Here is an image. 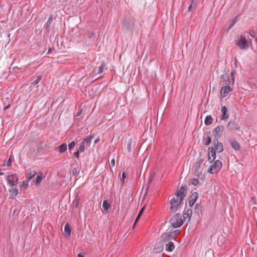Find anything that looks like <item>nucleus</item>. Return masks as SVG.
Wrapping results in <instances>:
<instances>
[{"instance_id":"nucleus-1","label":"nucleus","mask_w":257,"mask_h":257,"mask_svg":"<svg viewBox=\"0 0 257 257\" xmlns=\"http://www.w3.org/2000/svg\"><path fill=\"white\" fill-rule=\"evenodd\" d=\"M187 188L186 185L182 186L175 193V196L169 201V210L171 212H177L182 206L183 201L186 195Z\"/></svg>"},{"instance_id":"nucleus-2","label":"nucleus","mask_w":257,"mask_h":257,"mask_svg":"<svg viewBox=\"0 0 257 257\" xmlns=\"http://www.w3.org/2000/svg\"><path fill=\"white\" fill-rule=\"evenodd\" d=\"M170 223L174 228H178L183 224L181 214L177 213L174 215L170 220Z\"/></svg>"},{"instance_id":"nucleus-3","label":"nucleus","mask_w":257,"mask_h":257,"mask_svg":"<svg viewBox=\"0 0 257 257\" xmlns=\"http://www.w3.org/2000/svg\"><path fill=\"white\" fill-rule=\"evenodd\" d=\"M235 44L240 48H244L246 45L247 41L245 38L241 35L235 40Z\"/></svg>"},{"instance_id":"nucleus-4","label":"nucleus","mask_w":257,"mask_h":257,"mask_svg":"<svg viewBox=\"0 0 257 257\" xmlns=\"http://www.w3.org/2000/svg\"><path fill=\"white\" fill-rule=\"evenodd\" d=\"M7 180L11 186H15L18 183V179L16 174L8 175Z\"/></svg>"},{"instance_id":"nucleus-5","label":"nucleus","mask_w":257,"mask_h":257,"mask_svg":"<svg viewBox=\"0 0 257 257\" xmlns=\"http://www.w3.org/2000/svg\"><path fill=\"white\" fill-rule=\"evenodd\" d=\"M232 91V88L229 86H222L220 90V97L222 98L226 97L228 93Z\"/></svg>"},{"instance_id":"nucleus-6","label":"nucleus","mask_w":257,"mask_h":257,"mask_svg":"<svg viewBox=\"0 0 257 257\" xmlns=\"http://www.w3.org/2000/svg\"><path fill=\"white\" fill-rule=\"evenodd\" d=\"M216 158V152L213 147H209L208 149V161L210 163L214 161Z\"/></svg>"},{"instance_id":"nucleus-7","label":"nucleus","mask_w":257,"mask_h":257,"mask_svg":"<svg viewBox=\"0 0 257 257\" xmlns=\"http://www.w3.org/2000/svg\"><path fill=\"white\" fill-rule=\"evenodd\" d=\"M224 130V127L223 125H219L215 127L212 132L214 137H220V135L223 133Z\"/></svg>"},{"instance_id":"nucleus-8","label":"nucleus","mask_w":257,"mask_h":257,"mask_svg":"<svg viewBox=\"0 0 257 257\" xmlns=\"http://www.w3.org/2000/svg\"><path fill=\"white\" fill-rule=\"evenodd\" d=\"M220 78L223 82V85L224 86H230V85H232V80L229 78V76L226 74L222 75L220 77Z\"/></svg>"},{"instance_id":"nucleus-9","label":"nucleus","mask_w":257,"mask_h":257,"mask_svg":"<svg viewBox=\"0 0 257 257\" xmlns=\"http://www.w3.org/2000/svg\"><path fill=\"white\" fill-rule=\"evenodd\" d=\"M227 127L229 131H237L240 127L235 121H230L227 125Z\"/></svg>"},{"instance_id":"nucleus-10","label":"nucleus","mask_w":257,"mask_h":257,"mask_svg":"<svg viewBox=\"0 0 257 257\" xmlns=\"http://www.w3.org/2000/svg\"><path fill=\"white\" fill-rule=\"evenodd\" d=\"M198 193L196 192H194L191 195V197L188 201V204H189V205L190 207H191L194 205V204H195L196 201L197 200V199H198Z\"/></svg>"},{"instance_id":"nucleus-11","label":"nucleus","mask_w":257,"mask_h":257,"mask_svg":"<svg viewBox=\"0 0 257 257\" xmlns=\"http://www.w3.org/2000/svg\"><path fill=\"white\" fill-rule=\"evenodd\" d=\"M105 67V63L104 61H101L100 64V66L98 67H95L94 69V72L96 73L97 75L101 74L104 68Z\"/></svg>"},{"instance_id":"nucleus-12","label":"nucleus","mask_w":257,"mask_h":257,"mask_svg":"<svg viewBox=\"0 0 257 257\" xmlns=\"http://www.w3.org/2000/svg\"><path fill=\"white\" fill-rule=\"evenodd\" d=\"M211 166L214 170V171L217 173L222 168V164L221 161L216 160L214 162L213 165H211Z\"/></svg>"},{"instance_id":"nucleus-13","label":"nucleus","mask_w":257,"mask_h":257,"mask_svg":"<svg viewBox=\"0 0 257 257\" xmlns=\"http://www.w3.org/2000/svg\"><path fill=\"white\" fill-rule=\"evenodd\" d=\"M71 229L68 223H66L64 226V235L66 238H68L70 237Z\"/></svg>"},{"instance_id":"nucleus-14","label":"nucleus","mask_w":257,"mask_h":257,"mask_svg":"<svg viewBox=\"0 0 257 257\" xmlns=\"http://www.w3.org/2000/svg\"><path fill=\"white\" fill-rule=\"evenodd\" d=\"M192 214V211L191 209H188L186 210V212L184 214L183 218L184 221L187 220L189 221L190 220L191 215Z\"/></svg>"},{"instance_id":"nucleus-15","label":"nucleus","mask_w":257,"mask_h":257,"mask_svg":"<svg viewBox=\"0 0 257 257\" xmlns=\"http://www.w3.org/2000/svg\"><path fill=\"white\" fill-rule=\"evenodd\" d=\"M221 110L222 113L221 119L222 120H224L228 118L229 115L227 113V108L225 106H223L221 107Z\"/></svg>"},{"instance_id":"nucleus-16","label":"nucleus","mask_w":257,"mask_h":257,"mask_svg":"<svg viewBox=\"0 0 257 257\" xmlns=\"http://www.w3.org/2000/svg\"><path fill=\"white\" fill-rule=\"evenodd\" d=\"M55 150L58 151L60 154H62L66 151L67 150V145L66 144L64 143L62 145H60L57 147L55 149Z\"/></svg>"},{"instance_id":"nucleus-17","label":"nucleus","mask_w":257,"mask_h":257,"mask_svg":"<svg viewBox=\"0 0 257 257\" xmlns=\"http://www.w3.org/2000/svg\"><path fill=\"white\" fill-rule=\"evenodd\" d=\"M230 144L231 147L235 151H237L239 149L240 145L237 141L234 140H231L230 141Z\"/></svg>"},{"instance_id":"nucleus-18","label":"nucleus","mask_w":257,"mask_h":257,"mask_svg":"<svg viewBox=\"0 0 257 257\" xmlns=\"http://www.w3.org/2000/svg\"><path fill=\"white\" fill-rule=\"evenodd\" d=\"M9 190V192L11 193V196L12 197L16 196L19 193L18 189L15 186H11V188H10Z\"/></svg>"},{"instance_id":"nucleus-19","label":"nucleus","mask_w":257,"mask_h":257,"mask_svg":"<svg viewBox=\"0 0 257 257\" xmlns=\"http://www.w3.org/2000/svg\"><path fill=\"white\" fill-rule=\"evenodd\" d=\"M203 141L204 142V145L206 146H208L211 143V139L210 136V133H208V134H207L206 137H203Z\"/></svg>"},{"instance_id":"nucleus-20","label":"nucleus","mask_w":257,"mask_h":257,"mask_svg":"<svg viewBox=\"0 0 257 257\" xmlns=\"http://www.w3.org/2000/svg\"><path fill=\"white\" fill-rule=\"evenodd\" d=\"M55 49H48V51L46 53V56L51 58H54L55 57H57L55 55Z\"/></svg>"},{"instance_id":"nucleus-21","label":"nucleus","mask_w":257,"mask_h":257,"mask_svg":"<svg viewBox=\"0 0 257 257\" xmlns=\"http://www.w3.org/2000/svg\"><path fill=\"white\" fill-rule=\"evenodd\" d=\"M175 248V245L172 241H169L166 244V250L168 251H172Z\"/></svg>"},{"instance_id":"nucleus-22","label":"nucleus","mask_w":257,"mask_h":257,"mask_svg":"<svg viewBox=\"0 0 257 257\" xmlns=\"http://www.w3.org/2000/svg\"><path fill=\"white\" fill-rule=\"evenodd\" d=\"M214 149L215 151V152H217L218 153H221L223 151V148L221 143L217 144L216 145L214 146Z\"/></svg>"},{"instance_id":"nucleus-23","label":"nucleus","mask_w":257,"mask_h":257,"mask_svg":"<svg viewBox=\"0 0 257 257\" xmlns=\"http://www.w3.org/2000/svg\"><path fill=\"white\" fill-rule=\"evenodd\" d=\"M213 122V118L211 115H207L205 117L204 120V124L206 125H209Z\"/></svg>"},{"instance_id":"nucleus-24","label":"nucleus","mask_w":257,"mask_h":257,"mask_svg":"<svg viewBox=\"0 0 257 257\" xmlns=\"http://www.w3.org/2000/svg\"><path fill=\"white\" fill-rule=\"evenodd\" d=\"M204 159L203 158H199L197 161L193 165V168H196V169H199L201 164L204 161Z\"/></svg>"},{"instance_id":"nucleus-25","label":"nucleus","mask_w":257,"mask_h":257,"mask_svg":"<svg viewBox=\"0 0 257 257\" xmlns=\"http://www.w3.org/2000/svg\"><path fill=\"white\" fill-rule=\"evenodd\" d=\"M93 137H94V135L89 136V137H87L86 138H85V139H84L82 143L84 145H85V144H86V145H90V144L91 142V140L93 139Z\"/></svg>"},{"instance_id":"nucleus-26","label":"nucleus","mask_w":257,"mask_h":257,"mask_svg":"<svg viewBox=\"0 0 257 257\" xmlns=\"http://www.w3.org/2000/svg\"><path fill=\"white\" fill-rule=\"evenodd\" d=\"M153 179H154V176L152 175V176H150L149 180L147 182V183L146 184V193H147L148 190L149 189L150 185L152 183V182Z\"/></svg>"},{"instance_id":"nucleus-27","label":"nucleus","mask_w":257,"mask_h":257,"mask_svg":"<svg viewBox=\"0 0 257 257\" xmlns=\"http://www.w3.org/2000/svg\"><path fill=\"white\" fill-rule=\"evenodd\" d=\"M110 206V204L108 203L107 200H104L102 203V207L103 209V211L106 212Z\"/></svg>"},{"instance_id":"nucleus-28","label":"nucleus","mask_w":257,"mask_h":257,"mask_svg":"<svg viewBox=\"0 0 257 257\" xmlns=\"http://www.w3.org/2000/svg\"><path fill=\"white\" fill-rule=\"evenodd\" d=\"M28 174L29 176L27 177V179L30 181L32 178L36 175V172L35 171H32L30 169L28 171Z\"/></svg>"},{"instance_id":"nucleus-29","label":"nucleus","mask_w":257,"mask_h":257,"mask_svg":"<svg viewBox=\"0 0 257 257\" xmlns=\"http://www.w3.org/2000/svg\"><path fill=\"white\" fill-rule=\"evenodd\" d=\"M43 179L42 174L40 173V175H37L36 179L34 180L36 185H39L42 181Z\"/></svg>"},{"instance_id":"nucleus-30","label":"nucleus","mask_w":257,"mask_h":257,"mask_svg":"<svg viewBox=\"0 0 257 257\" xmlns=\"http://www.w3.org/2000/svg\"><path fill=\"white\" fill-rule=\"evenodd\" d=\"M42 79V76L41 75H39L38 76H37V78L36 80H35L33 82H32L31 83V87H32L34 86H35L36 85L38 84L39 82L41 81V80Z\"/></svg>"},{"instance_id":"nucleus-31","label":"nucleus","mask_w":257,"mask_h":257,"mask_svg":"<svg viewBox=\"0 0 257 257\" xmlns=\"http://www.w3.org/2000/svg\"><path fill=\"white\" fill-rule=\"evenodd\" d=\"M76 142L75 141L71 142L70 144H68V150L69 151H71L72 149H73L76 146Z\"/></svg>"},{"instance_id":"nucleus-32","label":"nucleus","mask_w":257,"mask_h":257,"mask_svg":"<svg viewBox=\"0 0 257 257\" xmlns=\"http://www.w3.org/2000/svg\"><path fill=\"white\" fill-rule=\"evenodd\" d=\"M193 170L195 175L196 176L199 177L200 176L202 175L201 172L199 171V169H196V168H193Z\"/></svg>"},{"instance_id":"nucleus-33","label":"nucleus","mask_w":257,"mask_h":257,"mask_svg":"<svg viewBox=\"0 0 257 257\" xmlns=\"http://www.w3.org/2000/svg\"><path fill=\"white\" fill-rule=\"evenodd\" d=\"M12 160L11 156H10L8 160L5 162L4 165L9 167L12 165Z\"/></svg>"},{"instance_id":"nucleus-34","label":"nucleus","mask_w":257,"mask_h":257,"mask_svg":"<svg viewBox=\"0 0 257 257\" xmlns=\"http://www.w3.org/2000/svg\"><path fill=\"white\" fill-rule=\"evenodd\" d=\"M132 140L131 139H130L127 142V150L129 152H130L132 150Z\"/></svg>"},{"instance_id":"nucleus-35","label":"nucleus","mask_w":257,"mask_h":257,"mask_svg":"<svg viewBox=\"0 0 257 257\" xmlns=\"http://www.w3.org/2000/svg\"><path fill=\"white\" fill-rule=\"evenodd\" d=\"M190 183L194 186H196L199 183V181L197 179L193 178L190 180Z\"/></svg>"},{"instance_id":"nucleus-36","label":"nucleus","mask_w":257,"mask_h":257,"mask_svg":"<svg viewBox=\"0 0 257 257\" xmlns=\"http://www.w3.org/2000/svg\"><path fill=\"white\" fill-rule=\"evenodd\" d=\"M29 181H28V179L23 181V182H22V185H21V187H23L24 188H27L28 186V185H29Z\"/></svg>"},{"instance_id":"nucleus-37","label":"nucleus","mask_w":257,"mask_h":257,"mask_svg":"<svg viewBox=\"0 0 257 257\" xmlns=\"http://www.w3.org/2000/svg\"><path fill=\"white\" fill-rule=\"evenodd\" d=\"M85 150V145L81 143L80 145L78 151H79V152H83Z\"/></svg>"},{"instance_id":"nucleus-38","label":"nucleus","mask_w":257,"mask_h":257,"mask_svg":"<svg viewBox=\"0 0 257 257\" xmlns=\"http://www.w3.org/2000/svg\"><path fill=\"white\" fill-rule=\"evenodd\" d=\"M72 174L74 176H77L79 174V172L77 171V169L73 168L72 170Z\"/></svg>"},{"instance_id":"nucleus-39","label":"nucleus","mask_w":257,"mask_h":257,"mask_svg":"<svg viewBox=\"0 0 257 257\" xmlns=\"http://www.w3.org/2000/svg\"><path fill=\"white\" fill-rule=\"evenodd\" d=\"M231 80H232V85L234 84V78H235V72L234 71H232L231 72Z\"/></svg>"},{"instance_id":"nucleus-40","label":"nucleus","mask_w":257,"mask_h":257,"mask_svg":"<svg viewBox=\"0 0 257 257\" xmlns=\"http://www.w3.org/2000/svg\"><path fill=\"white\" fill-rule=\"evenodd\" d=\"M220 137H214V139H213V144L214 146L216 145L217 144H219L220 142H218V139Z\"/></svg>"},{"instance_id":"nucleus-41","label":"nucleus","mask_w":257,"mask_h":257,"mask_svg":"<svg viewBox=\"0 0 257 257\" xmlns=\"http://www.w3.org/2000/svg\"><path fill=\"white\" fill-rule=\"evenodd\" d=\"M125 178V173L124 172H122L121 177L120 178V181L122 183H124Z\"/></svg>"},{"instance_id":"nucleus-42","label":"nucleus","mask_w":257,"mask_h":257,"mask_svg":"<svg viewBox=\"0 0 257 257\" xmlns=\"http://www.w3.org/2000/svg\"><path fill=\"white\" fill-rule=\"evenodd\" d=\"M208 173H209V174L216 173V172L214 171V170L211 166H210L208 170Z\"/></svg>"},{"instance_id":"nucleus-43","label":"nucleus","mask_w":257,"mask_h":257,"mask_svg":"<svg viewBox=\"0 0 257 257\" xmlns=\"http://www.w3.org/2000/svg\"><path fill=\"white\" fill-rule=\"evenodd\" d=\"M162 237L164 238L163 240H167L170 239V237H171V235L170 234H166L165 235V236L163 235Z\"/></svg>"},{"instance_id":"nucleus-44","label":"nucleus","mask_w":257,"mask_h":257,"mask_svg":"<svg viewBox=\"0 0 257 257\" xmlns=\"http://www.w3.org/2000/svg\"><path fill=\"white\" fill-rule=\"evenodd\" d=\"M193 3H194V0H192L191 4L190 5V6H189V7L188 8V12L191 11V9H192V7H193V6L194 7H195V4L193 5Z\"/></svg>"},{"instance_id":"nucleus-45","label":"nucleus","mask_w":257,"mask_h":257,"mask_svg":"<svg viewBox=\"0 0 257 257\" xmlns=\"http://www.w3.org/2000/svg\"><path fill=\"white\" fill-rule=\"evenodd\" d=\"M80 153L79 151H77L76 152H75V153H74L73 154V156L75 158H76L77 159H79V154H80Z\"/></svg>"},{"instance_id":"nucleus-46","label":"nucleus","mask_w":257,"mask_h":257,"mask_svg":"<svg viewBox=\"0 0 257 257\" xmlns=\"http://www.w3.org/2000/svg\"><path fill=\"white\" fill-rule=\"evenodd\" d=\"M145 209V206L143 207L139 211V214L138 215V216H139V217H141V215H142L143 212H144V210Z\"/></svg>"},{"instance_id":"nucleus-47","label":"nucleus","mask_w":257,"mask_h":257,"mask_svg":"<svg viewBox=\"0 0 257 257\" xmlns=\"http://www.w3.org/2000/svg\"><path fill=\"white\" fill-rule=\"evenodd\" d=\"M114 165H115V160H114V159H111V160L110 161V167L111 166L113 167V166H114Z\"/></svg>"},{"instance_id":"nucleus-48","label":"nucleus","mask_w":257,"mask_h":257,"mask_svg":"<svg viewBox=\"0 0 257 257\" xmlns=\"http://www.w3.org/2000/svg\"><path fill=\"white\" fill-rule=\"evenodd\" d=\"M140 218V217H139V216H137V217L136 218L135 221L134 222V225H133V227H134L136 223H137V222L138 221V220H139Z\"/></svg>"},{"instance_id":"nucleus-49","label":"nucleus","mask_w":257,"mask_h":257,"mask_svg":"<svg viewBox=\"0 0 257 257\" xmlns=\"http://www.w3.org/2000/svg\"><path fill=\"white\" fill-rule=\"evenodd\" d=\"M238 20V17H236L234 20H233V23H232V25H233L234 24H235L236 23V22Z\"/></svg>"},{"instance_id":"nucleus-50","label":"nucleus","mask_w":257,"mask_h":257,"mask_svg":"<svg viewBox=\"0 0 257 257\" xmlns=\"http://www.w3.org/2000/svg\"><path fill=\"white\" fill-rule=\"evenodd\" d=\"M94 35V34L93 32H90L89 34V37L90 38H92Z\"/></svg>"},{"instance_id":"nucleus-51","label":"nucleus","mask_w":257,"mask_h":257,"mask_svg":"<svg viewBox=\"0 0 257 257\" xmlns=\"http://www.w3.org/2000/svg\"><path fill=\"white\" fill-rule=\"evenodd\" d=\"M81 112H82V110H80V111H78V112H77V114H76V116H77V117H78V116H79V115H81Z\"/></svg>"},{"instance_id":"nucleus-52","label":"nucleus","mask_w":257,"mask_h":257,"mask_svg":"<svg viewBox=\"0 0 257 257\" xmlns=\"http://www.w3.org/2000/svg\"><path fill=\"white\" fill-rule=\"evenodd\" d=\"M249 34L251 37H254V36L252 35V33H254L253 31H249Z\"/></svg>"},{"instance_id":"nucleus-53","label":"nucleus","mask_w":257,"mask_h":257,"mask_svg":"<svg viewBox=\"0 0 257 257\" xmlns=\"http://www.w3.org/2000/svg\"><path fill=\"white\" fill-rule=\"evenodd\" d=\"M249 34L251 37H254V36L252 35V33H254L253 31H249Z\"/></svg>"},{"instance_id":"nucleus-54","label":"nucleus","mask_w":257,"mask_h":257,"mask_svg":"<svg viewBox=\"0 0 257 257\" xmlns=\"http://www.w3.org/2000/svg\"><path fill=\"white\" fill-rule=\"evenodd\" d=\"M52 20V17H50L48 19V22L51 23Z\"/></svg>"},{"instance_id":"nucleus-55","label":"nucleus","mask_w":257,"mask_h":257,"mask_svg":"<svg viewBox=\"0 0 257 257\" xmlns=\"http://www.w3.org/2000/svg\"><path fill=\"white\" fill-rule=\"evenodd\" d=\"M99 139L98 138L95 139V141H94V143L95 144L99 142Z\"/></svg>"},{"instance_id":"nucleus-56","label":"nucleus","mask_w":257,"mask_h":257,"mask_svg":"<svg viewBox=\"0 0 257 257\" xmlns=\"http://www.w3.org/2000/svg\"><path fill=\"white\" fill-rule=\"evenodd\" d=\"M236 63H237V60H236V58H234V65L236 67H237V66H236Z\"/></svg>"},{"instance_id":"nucleus-57","label":"nucleus","mask_w":257,"mask_h":257,"mask_svg":"<svg viewBox=\"0 0 257 257\" xmlns=\"http://www.w3.org/2000/svg\"><path fill=\"white\" fill-rule=\"evenodd\" d=\"M77 257H84L83 255L81 254V253H79L78 255H77Z\"/></svg>"},{"instance_id":"nucleus-58","label":"nucleus","mask_w":257,"mask_h":257,"mask_svg":"<svg viewBox=\"0 0 257 257\" xmlns=\"http://www.w3.org/2000/svg\"><path fill=\"white\" fill-rule=\"evenodd\" d=\"M4 174V172H0V176L3 175Z\"/></svg>"},{"instance_id":"nucleus-59","label":"nucleus","mask_w":257,"mask_h":257,"mask_svg":"<svg viewBox=\"0 0 257 257\" xmlns=\"http://www.w3.org/2000/svg\"><path fill=\"white\" fill-rule=\"evenodd\" d=\"M175 232L176 233H177V234H178V233H179V230H176V231H175Z\"/></svg>"},{"instance_id":"nucleus-60","label":"nucleus","mask_w":257,"mask_h":257,"mask_svg":"<svg viewBox=\"0 0 257 257\" xmlns=\"http://www.w3.org/2000/svg\"><path fill=\"white\" fill-rule=\"evenodd\" d=\"M60 1H62V2H66V1H67V0H60Z\"/></svg>"},{"instance_id":"nucleus-61","label":"nucleus","mask_w":257,"mask_h":257,"mask_svg":"<svg viewBox=\"0 0 257 257\" xmlns=\"http://www.w3.org/2000/svg\"><path fill=\"white\" fill-rule=\"evenodd\" d=\"M162 250V248H161H161H159V251H161V250Z\"/></svg>"},{"instance_id":"nucleus-62","label":"nucleus","mask_w":257,"mask_h":257,"mask_svg":"<svg viewBox=\"0 0 257 257\" xmlns=\"http://www.w3.org/2000/svg\"><path fill=\"white\" fill-rule=\"evenodd\" d=\"M198 204H196L195 205V206H196V207H197V206H198Z\"/></svg>"},{"instance_id":"nucleus-63","label":"nucleus","mask_w":257,"mask_h":257,"mask_svg":"<svg viewBox=\"0 0 257 257\" xmlns=\"http://www.w3.org/2000/svg\"><path fill=\"white\" fill-rule=\"evenodd\" d=\"M75 207H77V204H76V205H75Z\"/></svg>"},{"instance_id":"nucleus-64","label":"nucleus","mask_w":257,"mask_h":257,"mask_svg":"<svg viewBox=\"0 0 257 257\" xmlns=\"http://www.w3.org/2000/svg\"><path fill=\"white\" fill-rule=\"evenodd\" d=\"M255 41L257 43V38L255 39Z\"/></svg>"}]
</instances>
